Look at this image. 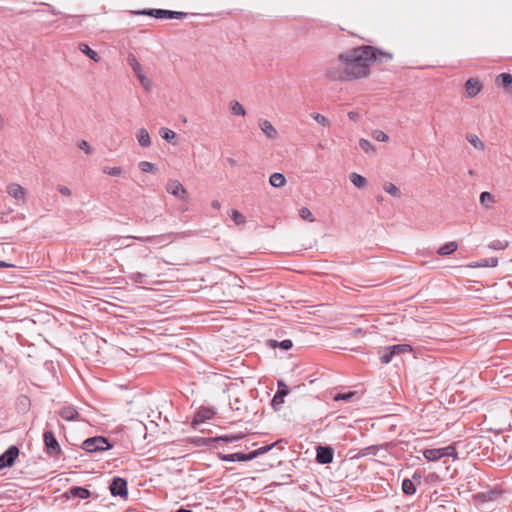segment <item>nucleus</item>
I'll return each mask as SVG.
<instances>
[{
	"label": "nucleus",
	"instance_id": "1",
	"mask_svg": "<svg viewBox=\"0 0 512 512\" xmlns=\"http://www.w3.org/2000/svg\"><path fill=\"white\" fill-rule=\"evenodd\" d=\"M392 54L375 49L372 46H360L339 54L330 64L326 76L334 81H350L366 77L369 66L374 61L387 62Z\"/></svg>",
	"mask_w": 512,
	"mask_h": 512
},
{
	"label": "nucleus",
	"instance_id": "2",
	"mask_svg": "<svg viewBox=\"0 0 512 512\" xmlns=\"http://www.w3.org/2000/svg\"><path fill=\"white\" fill-rule=\"evenodd\" d=\"M423 456L428 461H437L443 457H457V452L454 446L449 445L444 448L425 449Z\"/></svg>",
	"mask_w": 512,
	"mask_h": 512
},
{
	"label": "nucleus",
	"instance_id": "3",
	"mask_svg": "<svg viewBox=\"0 0 512 512\" xmlns=\"http://www.w3.org/2000/svg\"><path fill=\"white\" fill-rule=\"evenodd\" d=\"M111 448L108 440L102 436H96L86 439L82 443V449L87 452L105 451Z\"/></svg>",
	"mask_w": 512,
	"mask_h": 512
},
{
	"label": "nucleus",
	"instance_id": "4",
	"mask_svg": "<svg viewBox=\"0 0 512 512\" xmlns=\"http://www.w3.org/2000/svg\"><path fill=\"white\" fill-rule=\"evenodd\" d=\"M176 233L170 232L158 236H146V237H138V236H127L125 239H136L142 242H148V243H154L161 247L166 246L174 241L172 239L174 236H176Z\"/></svg>",
	"mask_w": 512,
	"mask_h": 512
},
{
	"label": "nucleus",
	"instance_id": "5",
	"mask_svg": "<svg viewBox=\"0 0 512 512\" xmlns=\"http://www.w3.org/2000/svg\"><path fill=\"white\" fill-rule=\"evenodd\" d=\"M142 14L153 16L160 19H180L187 16L184 12L170 11L164 9H150L141 12Z\"/></svg>",
	"mask_w": 512,
	"mask_h": 512
},
{
	"label": "nucleus",
	"instance_id": "6",
	"mask_svg": "<svg viewBox=\"0 0 512 512\" xmlns=\"http://www.w3.org/2000/svg\"><path fill=\"white\" fill-rule=\"evenodd\" d=\"M6 193L17 202L25 203L28 191L16 182L9 183L6 186Z\"/></svg>",
	"mask_w": 512,
	"mask_h": 512
},
{
	"label": "nucleus",
	"instance_id": "7",
	"mask_svg": "<svg viewBox=\"0 0 512 512\" xmlns=\"http://www.w3.org/2000/svg\"><path fill=\"white\" fill-rule=\"evenodd\" d=\"M166 190L169 194L182 199L187 200L188 199V192L184 188V186L176 179H170L167 182Z\"/></svg>",
	"mask_w": 512,
	"mask_h": 512
},
{
	"label": "nucleus",
	"instance_id": "8",
	"mask_svg": "<svg viewBox=\"0 0 512 512\" xmlns=\"http://www.w3.org/2000/svg\"><path fill=\"white\" fill-rule=\"evenodd\" d=\"M19 455V449L12 445L0 456V469L13 465Z\"/></svg>",
	"mask_w": 512,
	"mask_h": 512
},
{
	"label": "nucleus",
	"instance_id": "9",
	"mask_svg": "<svg viewBox=\"0 0 512 512\" xmlns=\"http://www.w3.org/2000/svg\"><path fill=\"white\" fill-rule=\"evenodd\" d=\"M110 491L113 496L126 498L128 495L127 481L123 478L116 477L110 484Z\"/></svg>",
	"mask_w": 512,
	"mask_h": 512
},
{
	"label": "nucleus",
	"instance_id": "10",
	"mask_svg": "<svg viewBox=\"0 0 512 512\" xmlns=\"http://www.w3.org/2000/svg\"><path fill=\"white\" fill-rule=\"evenodd\" d=\"M258 126L268 139L276 140L279 137V133H278L277 129L273 126V124L269 120L260 119L258 121Z\"/></svg>",
	"mask_w": 512,
	"mask_h": 512
},
{
	"label": "nucleus",
	"instance_id": "11",
	"mask_svg": "<svg viewBox=\"0 0 512 512\" xmlns=\"http://www.w3.org/2000/svg\"><path fill=\"white\" fill-rule=\"evenodd\" d=\"M316 460L320 464H329L333 461V450L330 447H317Z\"/></svg>",
	"mask_w": 512,
	"mask_h": 512
},
{
	"label": "nucleus",
	"instance_id": "12",
	"mask_svg": "<svg viewBox=\"0 0 512 512\" xmlns=\"http://www.w3.org/2000/svg\"><path fill=\"white\" fill-rule=\"evenodd\" d=\"M214 416V411L210 408H200L193 419V426L196 427L197 425L205 422L206 420L211 419Z\"/></svg>",
	"mask_w": 512,
	"mask_h": 512
},
{
	"label": "nucleus",
	"instance_id": "13",
	"mask_svg": "<svg viewBox=\"0 0 512 512\" xmlns=\"http://www.w3.org/2000/svg\"><path fill=\"white\" fill-rule=\"evenodd\" d=\"M482 89V84L478 79L470 78L465 83V90L468 97H475Z\"/></svg>",
	"mask_w": 512,
	"mask_h": 512
},
{
	"label": "nucleus",
	"instance_id": "14",
	"mask_svg": "<svg viewBox=\"0 0 512 512\" xmlns=\"http://www.w3.org/2000/svg\"><path fill=\"white\" fill-rule=\"evenodd\" d=\"M60 416L62 419L66 421H72L79 419V413L73 406H65L63 407L60 412Z\"/></svg>",
	"mask_w": 512,
	"mask_h": 512
},
{
	"label": "nucleus",
	"instance_id": "15",
	"mask_svg": "<svg viewBox=\"0 0 512 512\" xmlns=\"http://www.w3.org/2000/svg\"><path fill=\"white\" fill-rule=\"evenodd\" d=\"M136 139L141 147H149L151 145V138L146 128H140L136 132Z\"/></svg>",
	"mask_w": 512,
	"mask_h": 512
},
{
	"label": "nucleus",
	"instance_id": "16",
	"mask_svg": "<svg viewBox=\"0 0 512 512\" xmlns=\"http://www.w3.org/2000/svg\"><path fill=\"white\" fill-rule=\"evenodd\" d=\"M254 459V455L243 454V453H233V454H227L222 456V460L228 461V462H244V461H250Z\"/></svg>",
	"mask_w": 512,
	"mask_h": 512
},
{
	"label": "nucleus",
	"instance_id": "17",
	"mask_svg": "<svg viewBox=\"0 0 512 512\" xmlns=\"http://www.w3.org/2000/svg\"><path fill=\"white\" fill-rule=\"evenodd\" d=\"M43 437H44V442H45V445L47 446V448H49L55 452L60 451V446L51 431H46L44 433Z\"/></svg>",
	"mask_w": 512,
	"mask_h": 512
},
{
	"label": "nucleus",
	"instance_id": "18",
	"mask_svg": "<svg viewBox=\"0 0 512 512\" xmlns=\"http://www.w3.org/2000/svg\"><path fill=\"white\" fill-rule=\"evenodd\" d=\"M269 183L272 187L281 188L286 184V178L282 173L275 172L270 175Z\"/></svg>",
	"mask_w": 512,
	"mask_h": 512
},
{
	"label": "nucleus",
	"instance_id": "19",
	"mask_svg": "<svg viewBox=\"0 0 512 512\" xmlns=\"http://www.w3.org/2000/svg\"><path fill=\"white\" fill-rule=\"evenodd\" d=\"M498 265V259L496 257L486 258L478 260L470 265L472 268L480 267H496Z\"/></svg>",
	"mask_w": 512,
	"mask_h": 512
},
{
	"label": "nucleus",
	"instance_id": "20",
	"mask_svg": "<svg viewBox=\"0 0 512 512\" xmlns=\"http://www.w3.org/2000/svg\"><path fill=\"white\" fill-rule=\"evenodd\" d=\"M349 179L351 181V183L359 188V189H362L364 188L366 185H367V180L365 177H363L362 175L356 173V172H352L350 175H349Z\"/></svg>",
	"mask_w": 512,
	"mask_h": 512
},
{
	"label": "nucleus",
	"instance_id": "21",
	"mask_svg": "<svg viewBox=\"0 0 512 512\" xmlns=\"http://www.w3.org/2000/svg\"><path fill=\"white\" fill-rule=\"evenodd\" d=\"M79 50L83 54L88 56L91 60H93L95 62H99L100 61V56L98 55V53L96 51L92 50L87 44L80 43L79 44Z\"/></svg>",
	"mask_w": 512,
	"mask_h": 512
},
{
	"label": "nucleus",
	"instance_id": "22",
	"mask_svg": "<svg viewBox=\"0 0 512 512\" xmlns=\"http://www.w3.org/2000/svg\"><path fill=\"white\" fill-rule=\"evenodd\" d=\"M467 141L477 150L483 151L485 149V143L475 134H467Z\"/></svg>",
	"mask_w": 512,
	"mask_h": 512
},
{
	"label": "nucleus",
	"instance_id": "23",
	"mask_svg": "<svg viewBox=\"0 0 512 512\" xmlns=\"http://www.w3.org/2000/svg\"><path fill=\"white\" fill-rule=\"evenodd\" d=\"M127 61L130 67L132 68L133 72L135 73L136 77L144 72L142 65L139 63V61L133 54L128 55Z\"/></svg>",
	"mask_w": 512,
	"mask_h": 512
},
{
	"label": "nucleus",
	"instance_id": "24",
	"mask_svg": "<svg viewBox=\"0 0 512 512\" xmlns=\"http://www.w3.org/2000/svg\"><path fill=\"white\" fill-rule=\"evenodd\" d=\"M380 354V361L383 364H388L392 361L393 357L395 356L393 350L390 346L385 347L379 351Z\"/></svg>",
	"mask_w": 512,
	"mask_h": 512
},
{
	"label": "nucleus",
	"instance_id": "25",
	"mask_svg": "<svg viewBox=\"0 0 512 512\" xmlns=\"http://www.w3.org/2000/svg\"><path fill=\"white\" fill-rule=\"evenodd\" d=\"M479 201L485 208H490L496 202L495 197L487 191L480 194Z\"/></svg>",
	"mask_w": 512,
	"mask_h": 512
},
{
	"label": "nucleus",
	"instance_id": "26",
	"mask_svg": "<svg viewBox=\"0 0 512 512\" xmlns=\"http://www.w3.org/2000/svg\"><path fill=\"white\" fill-rule=\"evenodd\" d=\"M458 245L455 241L448 242L438 249V254L441 256L449 255L455 252Z\"/></svg>",
	"mask_w": 512,
	"mask_h": 512
},
{
	"label": "nucleus",
	"instance_id": "27",
	"mask_svg": "<svg viewBox=\"0 0 512 512\" xmlns=\"http://www.w3.org/2000/svg\"><path fill=\"white\" fill-rule=\"evenodd\" d=\"M402 491L406 495H414L416 493V485L413 482V480H410L408 478L404 479L402 481Z\"/></svg>",
	"mask_w": 512,
	"mask_h": 512
},
{
	"label": "nucleus",
	"instance_id": "28",
	"mask_svg": "<svg viewBox=\"0 0 512 512\" xmlns=\"http://www.w3.org/2000/svg\"><path fill=\"white\" fill-rule=\"evenodd\" d=\"M69 493L71 496L81 499H86L90 496V491L83 487H72Z\"/></svg>",
	"mask_w": 512,
	"mask_h": 512
},
{
	"label": "nucleus",
	"instance_id": "29",
	"mask_svg": "<svg viewBox=\"0 0 512 512\" xmlns=\"http://www.w3.org/2000/svg\"><path fill=\"white\" fill-rule=\"evenodd\" d=\"M310 116L322 127L329 128L331 126L330 120L326 116H324L320 113L313 112L310 114Z\"/></svg>",
	"mask_w": 512,
	"mask_h": 512
},
{
	"label": "nucleus",
	"instance_id": "30",
	"mask_svg": "<svg viewBox=\"0 0 512 512\" xmlns=\"http://www.w3.org/2000/svg\"><path fill=\"white\" fill-rule=\"evenodd\" d=\"M230 110H231L232 114H234V115H238V116H245L246 115L245 108L238 101H232L230 103Z\"/></svg>",
	"mask_w": 512,
	"mask_h": 512
},
{
	"label": "nucleus",
	"instance_id": "31",
	"mask_svg": "<svg viewBox=\"0 0 512 512\" xmlns=\"http://www.w3.org/2000/svg\"><path fill=\"white\" fill-rule=\"evenodd\" d=\"M102 172L104 174H107V175H110L113 177H119L123 174L124 170L122 167H119V166H116V167L104 166L102 168Z\"/></svg>",
	"mask_w": 512,
	"mask_h": 512
},
{
	"label": "nucleus",
	"instance_id": "32",
	"mask_svg": "<svg viewBox=\"0 0 512 512\" xmlns=\"http://www.w3.org/2000/svg\"><path fill=\"white\" fill-rule=\"evenodd\" d=\"M359 146L367 154H374L376 152L375 146L367 139H360Z\"/></svg>",
	"mask_w": 512,
	"mask_h": 512
},
{
	"label": "nucleus",
	"instance_id": "33",
	"mask_svg": "<svg viewBox=\"0 0 512 512\" xmlns=\"http://www.w3.org/2000/svg\"><path fill=\"white\" fill-rule=\"evenodd\" d=\"M383 189L386 193L390 194L393 197H399L401 194L399 188L391 182H386L383 185Z\"/></svg>",
	"mask_w": 512,
	"mask_h": 512
},
{
	"label": "nucleus",
	"instance_id": "34",
	"mask_svg": "<svg viewBox=\"0 0 512 512\" xmlns=\"http://www.w3.org/2000/svg\"><path fill=\"white\" fill-rule=\"evenodd\" d=\"M497 83L503 87H508L512 84V75L509 73H501L497 77Z\"/></svg>",
	"mask_w": 512,
	"mask_h": 512
},
{
	"label": "nucleus",
	"instance_id": "35",
	"mask_svg": "<svg viewBox=\"0 0 512 512\" xmlns=\"http://www.w3.org/2000/svg\"><path fill=\"white\" fill-rule=\"evenodd\" d=\"M159 133L164 140L169 142H172L177 137L176 133L169 128H161Z\"/></svg>",
	"mask_w": 512,
	"mask_h": 512
},
{
	"label": "nucleus",
	"instance_id": "36",
	"mask_svg": "<svg viewBox=\"0 0 512 512\" xmlns=\"http://www.w3.org/2000/svg\"><path fill=\"white\" fill-rule=\"evenodd\" d=\"M137 79L139 80L141 86L143 89L147 92L151 91L152 89V82L151 80L144 74V72L137 76Z\"/></svg>",
	"mask_w": 512,
	"mask_h": 512
},
{
	"label": "nucleus",
	"instance_id": "37",
	"mask_svg": "<svg viewBox=\"0 0 512 512\" xmlns=\"http://www.w3.org/2000/svg\"><path fill=\"white\" fill-rule=\"evenodd\" d=\"M390 347L393 350L395 355L402 354V353H409L412 351L411 346L408 344H397V345H393Z\"/></svg>",
	"mask_w": 512,
	"mask_h": 512
},
{
	"label": "nucleus",
	"instance_id": "38",
	"mask_svg": "<svg viewBox=\"0 0 512 512\" xmlns=\"http://www.w3.org/2000/svg\"><path fill=\"white\" fill-rule=\"evenodd\" d=\"M508 245V241L494 240L488 245V247L493 250H503L507 248Z\"/></svg>",
	"mask_w": 512,
	"mask_h": 512
},
{
	"label": "nucleus",
	"instance_id": "39",
	"mask_svg": "<svg viewBox=\"0 0 512 512\" xmlns=\"http://www.w3.org/2000/svg\"><path fill=\"white\" fill-rule=\"evenodd\" d=\"M230 217L238 225L245 223V217L238 210H232Z\"/></svg>",
	"mask_w": 512,
	"mask_h": 512
},
{
	"label": "nucleus",
	"instance_id": "40",
	"mask_svg": "<svg viewBox=\"0 0 512 512\" xmlns=\"http://www.w3.org/2000/svg\"><path fill=\"white\" fill-rule=\"evenodd\" d=\"M299 216L306 221L313 222L314 218L311 211L307 207H302L299 210Z\"/></svg>",
	"mask_w": 512,
	"mask_h": 512
},
{
	"label": "nucleus",
	"instance_id": "41",
	"mask_svg": "<svg viewBox=\"0 0 512 512\" xmlns=\"http://www.w3.org/2000/svg\"><path fill=\"white\" fill-rule=\"evenodd\" d=\"M372 136L375 140L380 141V142H388L389 141V136L382 130L373 131Z\"/></svg>",
	"mask_w": 512,
	"mask_h": 512
},
{
	"label": "nucleus",
	"instance_id": "42",
	"mask_svg": "<svg viewBox=\"0 0 512 512\" xmlns=\"http://www.w3.org/2000/svg\"><path fill=\"white\" fill-rule=\"evenodd\" d=\"M271 345H272L273 347H275V346H279V347H281L283 350H289V349L292 347V341H291V340L286 339V340H283V341H281L280 343H278L277 341L273 340V341H271Z\"/></svg>",
	"mask_w": 512,
	"mask_h": 512
},
{
	"label": "nucleus",
	"instance_id": "43",
	"mask_svg": "<svg viewBox=\"0 0 512 512\" xmlns=\"http://www.w3.org/2000/svg\"><path fill=\"white\" fill-rule=\"evenodd\" d=\"M283 402H284V396L276 393L272 399V406L275 410H279L281 405L283 404Z\"/></svg>",
	"mask_w": 512,
	"mask_h": 512
},
{
	"label": "nucleus",
	"instance_id": "44",
	"mask_svg": "<svg viewBox=\"0 0 512 512\" xmlns=\"http://www.w3.org/2000/svg\"><path fill=\"white\" fill-rule=\"evenodd\" d=\"M139 168L142 172L144 173H149V172H152L153 169H154V164H152L151 162H148V161H141L139 163Z\"/></svg>",
	"mask_w": 512,
	"mask_h": 512
},
{
	"label": "nucleus",
	"instance_id": "45",
	"mask_svg": "<svg viewBox=\"0 0 512 512\" xmlns=\"http://www.w3.org/2000/svg\"><path fill=\"white\" fill-rule=\"evenodd\" d=\"M78 148L85 151L86 154H92L93 150L86 140H80L77 144Z\"/></svg>",
	"mask_w": 512,
	"mask_h": 512
},
{
	"label": "nucleus",
	"instance_id": "46",
	"mask_svg": "<svg viewBox=\"0 0 512 512\" xmlns=\"http://www.w3.org/2000/svg\"><path fill=\"white\" fill-rule=\"evenodd\" d=\"M356 393L348 392V393H339L334 397L335 401H347L350 400Z\"/></svg>",
	"mask_w": 512,
	"mask_h": 512
},
{
	"label": "nucleus",
	"instance_id": "47",
	"mask_svg": "<svg viewBox=\"0 0 512 512\" xmlns=\"http://www.w3.org/2000/svg\"><path fill=\"white\" fill-rule=\"evenodd\" d=\"M274 445L275 444L261 447L259 449H256V450L250 452L249 455H254V458H256L257 456L264 454V453L268 452L269 450H271Z\"/></svg>",
	"mask_w": 512,
	"mask_h": 512
},
{
	"label": "nucleus",
	"instance_id": "48",
	"mask_svg": "<svg viewBox=\"0 0 512 512\" xmlns=\"http://www.w3.org/2000/svg\"><path fill=\"white\" fill-rule=\"evenodd\" d=\"M276 393L281 394L282 396L285 397L286 395H288L289 389H288L287 385H285L283 382L279 381L278 382V391Z\"/></svg>",
	"mask_w": 512,
	"mask_h": 512
},
{
	"label": "nucleus",
	"instance_id": "49",
	"mask_svg": "<svg viewBox=\"0 0 512 512\" xmlns=\"http://www.w3.org/2000/svg\"><path fill=\"white\" fill-rule=\"evenodd\" d=\"M58 191L63 195V196H71L72 195V192L70 190V188H68L67 186H63V185H60L58 187Z\"/></svg>",
	"mask_w": 512,
	"mask_h": 512
},
{
	"label": "nucleus",
	"instance_id": "50",
	"mask_svg": "<svg viewBox=\"0 0 512 512\" xmlns=\"http://www.w3.org/2000/svg\"><path fill=\"white\" fill-rule=\"evenodd\" d=\"M411 480H413V482L415 483V485H416V484H417V485H420V484H421V481H422V477H421V475H420V474H418V473H414V474H413V476H412V479H411Z\"/></svg>",
	"mask_w": 512,
	"mask_h": 512
},
{
	"label": "nucleus",
	"instance_id": "51",
	"mask_svg": "<svg viewBox=\"0 0 512 512\" xmlns=\"http://www.w3.org/2000/svg\"><path fill=\"white\" fill-rule=\"evenodd\" d=\"M348 117L350 120L356 121L359 117V114L357 112L350 111V112H348Z\"/></svg>",
	"mask_w": 512,
	"mask_h": 512
},
{
	"label": "nucleus",
	"instance_id": "52",
	"mask_svg": "<svg viewBox=\"0 0 512 512\" xmlns=\"http://www.w3.org/2000/svg\"><path fill=\"white\" fill-rule=\"evenodd\" d=\"M222 439H223V440H225V441H227V442H233V441H235V440L240 439V437H239V436H231V437L225 436V437H223Z\"/></svg>",
	"mask_w": 512,
	"mask_h": 512
},
{
	"label": "nucleus",
	"instance_id": "53",
	"mask_svg": "<svg viewBox=\"0 0 512 512\" xmlns=\"http://www.w3.org/2000/svg\"><path fill=\"white\" fill-rule=\"evenodd\" d=\"M10 267H14V265L0 260V268H10Z\"/></svg>",
	"mask_w": 512,
	"mask_h": 512
},
{
	"label": "nucleus",
	"instance_id": "54",
	"mask_svg": "<svg viewBox=\"0 0 512 512\" xmlns=\"http://www.w3.org/2000/svg\"><path fill=\"white\" fill-rule=\"evenodd\" d=\"M211 206L214 208V209H220L221 208V204L218 200H213L212 203H211Z\"/></svg>",
	"mask_w": 512,
	"mask_h": 512
},
{
	"label": "nucleus",
	"instance_id": "55",
	"mask_svg": "<svg viewBox=\"0 0 512 512\" xmlns=\"http://www.w3.org/2000/svg\"><path fill=\"white\" fill-rule=\"evenodd\" d=\"M5 212H0V222L7 223V220H5Z\"/></svg>",
	"mask_w": 512,
	"mask_h": 512
},
{
	"label": "nucleus",
	"instance_id": "56",
	"mask_svg": "<svg viewBox=\"0 0 512 512\" xmlns=\"http://www.w3.org/2000/svg\"><path fill=\"white\" fill-rule=\"evenodd\" d=\"M227 161L231 164V165H235L236 164V161L232 158H228Z\"/></svg>",
	"mask_w": 512,
	"mask_h": 512
},
{
	"label": "nucleus",
	"instance_id": "57",
	"mask_svg": "<svg viewBox=\"0 0 512 512\" xmlns=\"http://www.w3.org/2000/svg\"><path fill=\"white\" fill-rule=\"evenodd\" d=\"M176 512H192V511L189 509L181 508V509L177 510Z\"/></svg>",
	"mask_w": 512,
	"mask_h": 512
},
{
	"label": "nucleus",
	"instance_id": "58",
	"mask_svg": "<svg viewBox=\"0 0 512 512\" xmlns=\"http://www.w3.org/2000/svg\"><path fill=\"white\" fill-rule=\"evenodd\" d=\"M141 277H142V275H141L140 273H137V274L135 275L134 279H135L136 281H140V280H139V278H141Z\"/></svg>",
	"mask_w": 512,
	"mask_h": 512
},
{
	"label": "nucleus",
	"instance_id": "59",
	"mask_svg": "<svg viewBox=\"0 0 512 512\" xmlns=\"http://www.w3.org/2000/svg\"><path fill=\"white\" fill-rule=\"evenodd\" d=\"M378 201H382L383 200V197L382 196H378Z\"/></svg>",
	"mask_w": 512,
	"mask_h": 512
}]
</instances>
